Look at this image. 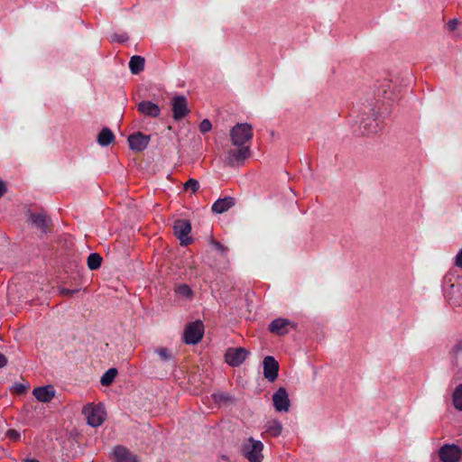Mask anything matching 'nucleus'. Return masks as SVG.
Masks as SVG:
<instances>
[{"mask_svg": "<svg viewBox=\"0 0 462 462\" xmlns=\"http://www.w3.org/2000/svg\"><path fill=\"white\" fill-rule=\"evenodd\" d=\"M138 111L149 117H158L161 113V109L158 105L152 101H142L137 106Z\"/></svg>", "mask_w": 462, "mask_h": 462, "instance_id": "obj_13", "label": "nucleus"}, {"mask_svg": "<svg viewBox=\"0 0 462 462\" xmlns=\"http://www.w3.org/2000/svg\"><path fill=\"white\" fill-rule=\"evenodd\" d=\"M6 191V187L4 181L0 180V198L5 194Z\"/></svg>", "mask_w": 462, "mask_h": 462, "instance_id": "obj_33", "label": "nucleus"}, {"mask_svg": "<svg viewBox=\"0 0 462 462\" xmlns=\"http://www.w3.org/2000/svg\"><path fill=\"white\" fill-rule=\"evenodd\" d=\"M211 127H212L211 123L207 119L203 120L199 125V130L202 133H207V132L210 131Z\"/></svg>", "mask_w": 462, "mask_h": 462, "instance_id": "obj_28", "label": "nucleus"}, {"mask_svg": "<svg viewBox=\"0 0 462 462\" xmlns=\"http://www.w3.org/2000/svg\"><path fill=\"white\" fill-rule=\"evenodd\" d=\"M263 375L270 382H274L278 376L279 364L273 356H265L263 362Z\"/></svg>", "mask_w": 462, "mask_h": 462, "instance_id": "obj_10", "label": "nucleus"}, {"mask_svg": "<svg viewBox=\"0 0 462 462\" xmlns=\"http://www.w3.org/2000/svg\"><path fill=\"white\" fill-rule=\"evenodd\" d=\"M150 142V136L140 132L131 134L128 137V143L133 151H143Z\"/></svg>", "mask_w": 462, "mask_h": 462, "instance_id": "obj_12", "label": "nucleus"}, {"mask_svg": "<svg viewBox=\"0 0 462 462\" xmlns=\"http://www.w3.org/2000/svg\"><path fill=\"white\" fill-rule=\"evenodd\" d=\"M8 436L12 439H17L19 434L15 430H11L8 431Z\"/></svg>", "mask_w": 462, "mask_h": 462, "instance_id": "obj_34", "label": "nucleus"}, {"mask_svg": "<svg viewBox=\"0 0 462 462\" xmlns=\"http://www.w3.org/2000/svg\"><path fill=\"white\" fill-rule=\"evenodd\" d=\"M456 265L462 268V249L459 250L456 256Z\"/></svg>", "mask_w": 462, "mask_h": 462, "instance_id": "obj_31", "label": "nucleus"}, {"mask_svg": "<svg viewBox=\"0 0 462 462\" xmlns=\"http://www.w3.org/2000/svg\"><path fill=\"white\" fill-rule=\"evenodd\" d=\"M23 462H39V461L36 459H26Z\"/></svg>", "mask_w": 462, "mask_h": 462, "instance_id": "obj_38", "label": "nucleus"}, {"mask_svg": "<svg viewBox=\"0 0 462 462\" xmlns=\"http://www.w3.org/2000/svg\"><path fill=\"white\" fill-rule=\"evenodd\" d=\"M282 426L277 420L268 421L266 425V431L273 437H277L282 433Z\"/></svg>", "mask_w": 462, "mask_h": 462, "instance_id": "obj_21", "label": "nucleus"}, {"mask_svg": "<svg viewBox=\"0 0 462 462\" xmlns=\"http://www.w3.org/2000/svg\"><path fill=\"white\" fill-rule=\"evenodd\" d=\"M172 116L175 120H180L189 114L188 101L183 96H175L171 101Z\"/></svg>", "mask_w": 462, "mask_h": 462, "instance_id": "obj_9", "label": "nucleus"}, {"mask_svg": "<svg viewBox=\"0 0 462 462\" xmlns=\"http://www.w3.org/2000/svg\"><path fill=\"white\" fill-rule=\"evenodd\" d=\"M273 405L278 411H288L290 408V400L286 390L279 388L273 395Z\"/></svg>", "mask_w": 462, "mask_h": 462, "instance_id": "obj_11", "label": "nucleus"}, {"mask_svg": "<svg viewBox=\"0 0 462 462\" xmlns=\"http://www.w3.org/2000/svg\"><path fill=\"white\" fill-rule=\"evenodd\" d=\"M296 324L283 318H277L273 319L268 327V329L271 333L277 336H284L289 334L292 329H295Z\"/></svg>", "mask_w": 462, "mask_h": 462, "instance_id": "obj_4", "label": "nucleus"}, {"mask_svg": "<svg viewBox=\"0 0 462 462\" xmlns=\"http://www.w3.org/2000/svg\"><path fill=\"white\" fill-rule=\"evenodd\" d=\"M115 140V135L108 128H104L97 135V143L101 146H107Z\"/></svg>", "mask_w": 462, "mask_h": 462, "instance_id": "obj_20", "label": "nucleus"}, {"mask_svg": "<svg viewBox=\"0 0 462 462\" xmlns=\"http://www.w3.org/2000/svg\"><path fill=\"white\" fill-rule=\"evenodd\" d=\"M253 137L251 125L243 123L236 125L230 130V138L234 148L227 151L226 162L231 165H238L250 156L249 146L245 145Z\"/></svg>", "mask_w": 462, "mask_h": 462, "instance_id": "obj_1", "label": "nucleus"}, {"mask_svg": "<svg viewBox=\"0 0 462 462\" xmlns=\"http://www.w3.org/2000/svg\"><path fill=\"white\" fill-rule=\"evenodd\" d=\"M32 393L39 402H49L55 396V390L51 385H46L35 388Z\"/></svg>", "mask_w": 462, "mask_h": 462, "instance_id": "obj_16", "label": "nucleus"}, {"mask_svg": "<svg viewBox=\"0 0 462 462\" xmlns=\"http://www.w3.org/2000/svg\"><path fill=\"white\" fill-rule=\"evenodd\" d=\"M144 58L141 56H133L129 61V69L133 74H138L143 70Z\"/></svg>", "mask_w": 462, "mask_h": 462, "instance_id": "obj_19", "label": "nucleus"}, {"mask_svg": "<svg viewBox=\"0 0 462 462\" xmlns=\"http://www.w3.org/2000/svg\"><path fill=\"white\" fill-rule=\"evenodd\" d=\"M175 292L178 295H180L183 298H187V299H189L192 296L191 289L189 288V286H188L186 284L178 285L175 289Z\"/></svg>", "mask_w": 462, "mask_h": 462, "instance_id": "obj_26", "label": "nucleus"}, {"mask_svg": "<svg viewBox=\"0 0 462 462\" xmlns=\"http://www.w3.org/2000/svg\"><path fill=\"white\" fill-rule=\"evenodd\" d=\"M458 23L459 22L457 19H452L448 23L447 26L449 31H455L457 28Z\"/></svg>", "mask_w": 462, "mask_h": 462, "instance_id": "obj_30", "label": "nucleus"}, {"mask_svg": "<svg viewBox=\"0 0 462 462\" xmlns=\"http://www.w3.org/2000/svg\"><path fill=\"white\" fill-rule=\"evenodd\" d=\"M249 352L243 347H230L225 354L226 362L231 366H238L242 365Z\"/></svg>", "mask_w": 462, "mask_h": 462, "instance_id": "obj_8", "label": "nucleus"}, {"mask_svg": "<svg viewBox=\"0 0 462 462\" xmlns=\"http://www.w3.org/2000/svg\"><path fill=\"white\" fill-rule=\"evenodd\" d=\"M87 423L91 427H98L106 420V412L102 403H87L82 409Z\"/></svg>", "mask_w": 462, "mask_h": 462, "instance_id": "obj_2", "label": "nucleus"}, {"mask_svg": "<svg viewBox=\"0 0 462 462\" xmlns=\"http://www.w3.org/2000/svg\"><path fill=\"white\" fill-rule=\"evenodd\" d=\"M29 222L42 233H46L50 226V219L42 213L30 214Z\"/></svg>", "mask_w": 462, "mask_h": 462, "instance_id": "obj_14", "label": "nucleus"}, {"mask_svg": "<svg viewBox=\"0 0 462 462\" xmlns=\"http://www.w3.org/2000/svg\"><path fill=\"white\" fill-rule=\"evenodd\" d=\"M6 364H7V358L5 356V355L0 353V368H3L4 366H5Z\"/></svg>", "mask_w": 462, "mask_h": 462, "instance_id": "obj_32", "label": "nucleus"}, {"mask_svg": "<svg viewBox=\"0 0 462 462\" xmlns=\"http://www.w3.org/2000/svg\"><path fill=\"white\" fill-rule=\"evenodd\" d=\"M79 290H69L65 288L59 289V292L62 296L71 297L74 293L78 292Z\"/></svg>", "mask_w": 462, "mask_h": 462, "instance_id": "obj_29", "label": "nucleus"}, {"mask_svg": "<svg viewBox=\"0 0 462 462\" xmlns=\"http://www.w3.org/2000/svg\"><path fill=\"white\" fill-rule=\"evenodd\" d=\"M235 205V200L233 198L226 197L224 199H219L212 205V211L217 214H221L227 211Z\"/></svg>", "mask_w": 462, "mask_h": 462, "instance_id": "obj_18", "label": "nucleus"}, {"mask_svg": "<svg viewBox=\"0 0 462 462\" xmlns=\"http://www.w3.org/2000/svg\"><path fill=\"white\" fill-rule=\"evenodd\" d=\"M113 457L116 462H138L136 456L122 446L114 448Z\"/></svg>", "mask_w": 462, "mask_h": 462, "instance_id": "obj_15", "label": "nucleus"}, {"mask_svg": "<svg viewBox=\"0 0 462 462\" xmlns=\"http://www.w3.org/2000/svg\"><path fill=\"white\" fill-rule=\"evenodd\" d=\"M359 127L361 134L368 135L377 132L379 128V124L375 118L367 116L360 120Z\"/></svg>", "mask_w": 462, "mask_h": 462, "instance_id": "obj_17", "label": "nucleus"}, {"mask_svg": "<svg viewBox=\"0 0 462 462\" xmlns=\"http://www.w3.org/2000/svg\"><path fill=\"white\" fill-rule=\"evenodd\" d=\"M214 245L217 250L221 251V252L225 251V247L222 245H220L219 243L216 242V243H214Z\"/></svg>", "mask_w": 462, "mask_h": 462, "instance_id": "obj_35", "label": "nucleus"}, {"mask_svg": "<svg viewBox=\"0 0 462 462\" xmlns=\"http://www.w3.org/2000/svg\"><path fill=\"white\" fill-rule=\"evenodd\" d=\"M174 235L180 241V245H187L190 243L189 236L191 231L190 223L186 219H178L173 224Z\"/></svg>", "mask_w": 462, "mask_h": 462, "instance_id": "obj_7", "label": "nucleus"}, {"mask_svg": "<svg viewBox=\"0 0 462 462\" xmlns=\"http://www.w3.org/2000/svg\"><path fill=\"white\" fill-rule=\"evenodd\" d=\"M204 327L201 321H195L188 325L184 331V341L187 344H197L203 337Z\"/></svg>", "mask_w": 462, "mask_h": 462, "instance_id": "obj_6", "label": "nucleus"}, {"mask_svg": "<svg viewBox=\"0 0 462 462\" xmlns=\"http://www.w3.org/2000/svg\"><path fill=\"white\" fill-rule=\"evenodd\" d=\"M102 257L96 253L90 254L88 257V266L90 270H97L100 267Z\"/></svg>", "mask_w": 462, "mask_h": 462, "instance_id": "obj_23", "label": "nucleus"}, {"mask_svg": "<svg viewBox=\"0 0 462 462\" xmlns=\"http://www.w3.org/2000/svg\"><path fill=\"white\" fill-rule=\"evenodd\" d=\"M263 444L260 440H256L250 437L243 445V454L249 462H262Z\"/></svg>", "mask_w": 462, "mask_h": 462, "instance_id": "obj_3", "label": "nucleus"}, {"mask_svg": "<svg viewBox=\"0 0 462 462\" xmlns=\"http://www.w3.org/2000/svg\"><path fill=\"white\" fill-rule=\"evenodd\" d=\"M453 404L457 410L462 411V383L453 393Z\"/></svg>", "mask_w": 462, "mask_h": 462, "instance_id": "obj_25", "label": "nucleus"}, {"mask_svg": "<svg viewBox=\"0 0 462 462\" xmlns=\"http://www.w3.org/2000/svg\"><path fill=\"white\" fill-rule=\"evenodd\" d=\"M117 374V370L116 368H110L108 369L100 379V383L104 386L110 385L113 381L115 380L116 376Z\"/></svg>", "mask_w": 462, "mask_h": 462, "instance_id": "obj_22", "label": "nucleus"}, {"mask_svg": "<svg viewBox=\"0 0 462 462\" xmlns=\"http://www.w3.org/2000/svg\"><path fill=\"white\" fill-rule=\"evenodd\" d=\"M199 188V183L195 179H189L185 184H184V189L186 191H191L192 193H195Z\"/></svg>", "mask_w": 462, "mask_h": 462, "instance_id": "obj_27", "label": "nucleus"}, {"mask_svg": "<svg viewBox=\"0 0 462 462\" xmlns=\"http://www.w3.org/2000/svg\"><path fill=\"white\" fill-rule=\"evenodd\" d=\"M155 353L159 356L161 361L168 362L174 358L173 352L167 347H158Z\"/></svg>", "mask_w": 462, "mask_h": 462, "instance_id": "obj_24", "label": "nucleus"}, {"mask_svg": "<svg viewBox=\"0 0 462 462\" xmlns=\"http://www.w3.org/2000/svg\"><path fill=\"white\" fill-rule=\"evenodd\" d=\"M461 456V448L454 444H445L439 450L440 462H459Z\"/></svg>", "mask_w": 462, "mask_h": 462, "instance_id": "obj_5", "label": "nucleus"}, {"mask_svg": "<svg viewBox=\"0 0 462 462\" xmlns=\"http://www.w3.org/2000/svg\"><path fill=\"white\" fill-rule=\"evenodd\" d=\"M113 40L116 41V38H113ZM126 40H127V36L126 35H122L119 38H116V41H118V42H125Z\"/></svg>", "mask_w": 462, "mask_h": 462, "instance_id": "obj_36", "label": "nucleus"}, {"mask_svg": "<svg viewBox=\"0 0 462 462\" xmlns=\"http://www.w3.org/2000/svg\"><path fill=\"white\" fill-rule=\"evenodd\" d=\"M214 398H215L216 400H217V401H218V400L220 401V400H224V399H225V397L223 396V394H220V393H219V394H214Z\"/></svg>", "mask_w": 462, "mask_h": 462, "instance_id": "obj_37", "label": "nucleus"}]
</instances>
